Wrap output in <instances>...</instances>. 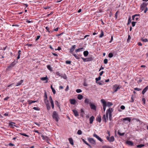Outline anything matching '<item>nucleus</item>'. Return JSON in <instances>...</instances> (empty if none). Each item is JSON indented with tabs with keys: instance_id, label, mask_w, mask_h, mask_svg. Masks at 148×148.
I'll return each instance as SVG.
<instances>
[{
	"instance_id": "obj_1",
	"label": "nucleus",
	"mask_w": 148,
	"mask_h": 148,
	"mask_svg": "<svg viewBox=\"0 0 148 148\" xmlns=\"http://www.w3.org/2000/svg\"><path fill=\"white\" fill-rule=\"evenodd\" d=\"M113 112V110L111 108H109L108 110H107L106 112V117L107 119L108 118V114H109V119L110 121L112 119V113Z\"/></svg>"
},
{
	"instance_id": "obj_2",
	"label": "nucleus",
	"mask_w": 148,
	"mask_h": 148,
	"mask_svg": "<svg viewBox=\"0 0 148 148\" xmlns=\"http://www.w3.org/2000/svg\"><path fill=\"white\" fill-rule=\"evenodd\" d=\"M52 117L53 119L57 122H58L59 121V118L58 116V114L56 111H54L53 112L52 115Z\"/></svg>"
},
{
	"instance_id": "obj_3",
	"label": "nucleus",
	"mask_w": 148,
	"mask_h": 148,
	"mask_svg": "<svg viewBox=\"0 0 148 148\" xmlns=\"http://www.w3.org/2000/svg\"><path fill=\"white\" fill-rule=\"evenodd\" d=\"M101 102L103 104L104 112H105L106 107L107 106V103L106 101L103 99L101 100Z\"/></svg>"
},
{
	"instance_id": "obj_4",
	"label": "nucleus",
	"mask_w": 148,
	"mask_h": 148,
	"mask_svg": "<svg viewBox=\"0 0 148 148\" xmlns=\"http://www.w3.org/2000/svg\"><path fill=\"white\" fill-rule=\"evenodd\" d=\"M108 134L109 135V136H107L106 137V138L107 140L110 142H112L114 141V138L113 136H112L110 137H109L110 136V133L109 132H108Z\"/></svg>"
},
{
	"instance_id": "obj_5",
	"label": "nucleus",
	"mask_w": 148,
	"mask_h": 148,
	"mask_svg": "<svg viewBox=\"0 0 148 148\" xmlns=\"http://www.w3.org/2000/svg\"><path fill=\"white\" fill-rule=\"evenodd\" d=\"M113 90H114V92H116L120 88V86H118L117 84H116L113 85Z\"/></svg>"
},
{
	"instance_id": "obj_6",
	"label": "nucleus",
	"mask_w": 148,
	"mask_h": 148,
	"mask_svg": "<svg viewBox=\"0 0 148 148\" xmlns=\"http://www.w3.org/2000/svg\"><path fill=\"white\" fill-rule=\"evenodd\" d=\"M148 5V3L146 2L143 3L141 5V9L142 10H144V8Z\"/></svg>"
},
{
	"instance_id": "obj_7",
	"label": "nucleus",
	"mask_w": 148,
	"mask_h": 148,
	"mask_svg": "<svg viewBox=\"0 0 148 148\" xmlns=\"http://www.w3.org/2000/svg\"><path fill=\"white\" fill-rule=\"evenodd\" d=\"M76 47V46L75 45H74L72 46L70 48V53H72H72H73V51L75 49Z\"/></svg>"
},
{
	"instance_id": "obj_8",
	"label": "nucleus",
	"mask_w": 148,
	"mask_h": 148,
	"mask_svg": "<svg viewBox=\"0 0 148 148\" xmlns=\"http://www.w3.org/2000/svg\"><path fill=\"white\" fill-rule=\"evenodd\" d=\"M93 136L97 138L98 140L100 141L101 142H102L103 141L102 140L101 138L99 136H98L97 135L95 134H93Z\"/></svg>"
},
{
	"instance_id": "obj_9",
	"label": "nucleus",
	"mask_w": 148,
	"mask_h": 148,
	"mask_svg": "<svg viewBox=\"0 0 148 148\" xmlns=\"http://www.w3.org/2000/svg\"><path fill=\"white\" fill-rule=\"evenodd\" d=\"M85 49L83 47H82L81 48H78L77 49H76L75 50V52L76 53H78L79 52H81L84 51Z\"/></svg>"
},
{
	"instance_id": "obj_10",
	"label": "nucleus",
	"mask_w": 148,
	"mask_h": 148,
	"mask_svg": "<svg viewBox=\"0 0 148 148\" xmlns=\"http://www.w3.org/2000/svg\"><path fill=\"white\" fill-rule=\"evenodd\" d=\"M88 140L91 143L93 144H95V142L93 138H89L88 139Z\"/></svg>"
},
{
	"instance_id": "obj_11",
	"label": "nucleus",
	"mask_w": 148,
	"mask_h": 148,
	"mask_svg": "<svg viewBox=\"0 0 148 148\" xmlns=\"http://www.w3.org/2000/svg\"><path fill=\"white\" fill-rule=\"evenodd\" d=\"M90 106L92 109L95 110H96V106L94 104L90 103Z\"/></svg>"
},
{
	"instance_id": "obj_12",
	"label": "nucleus",
	"mask_w": 148,
	"mask_h": 148,
	"mask_svg": "<svg viewBox=\"0 0 148 148\" xmlns=\"http://www.w3.org/2000/svg\"><path fill=\"white\" fill-rule=\"evenodd\" d=\"M82 58L84 62L90 61L92 60V58Z\"/></svg>"
},
{
	"instance_id": "obj_13",
	"label": "nucleus",
	"mask_w": 148,
	"mask_h": 148,
	"mask_svg": "<svg viewBox=\"0 0 148 148\" xmlns=\"http://www.w3.org/2000/svg\"><path fill=\"white\" fill-rule=\"evenodd\" d=\"M94 119H95V117L93 116H92L90 117V119H89L90 123V124H92L93 123Z\"/></svg>"
},
{
	"instance_id": "obj_14",
	"label": "nucleus",
	"mask_w": 148,
	"mask_h": 148,
	"mask_svg": "<svg viewBox=\"0 0 148 148\" xmlns=\"http://www.w3.org/2000/svg\"><path fill=\"white\" fill-rule=\"evenodd\" d=\"M15 123L12 122H11L9 123V125L10 126L12 127H14V126L15 127H17L16 125H15Z\"/></svg>"
},
{
	"instance_id": "obj_15",
	"label": "nucleus",
	"mask_w": 148,
	"mask_h": 148,
	"mask_svg": "<svg viewBox=\"0 0 148 148\" xmlns=\"http://www.w3.org/2000/svg\"><path fill=\"white\" fill-rule=\"evenodd\" d=\"M72 111H73L74 114L75 116L77 117L79 116L78 113L76 110H72Z\"/></svg>"
},
{
	"instance_id": "obj_16",
	"label": "nucleus",
	"mask_w": 148,
	"mask_h": 148,
	"mask_svg": "<svg viewBox=\"0 0 148 148\" xmlns=\"http://www.w3.org/2000/svg\"><path fill=\"white\" fill-rule=\"evenodd\" d=\"M126 143L128 145L130 146H132L133 145V143L132 141H127L126 142Z\"/></svg>"
},
{
	"instance_id": "obj_17",
	"label": "nucleus",
	"mask_w": 148,
	"mask_h": 148,
	"mask_svg": "<svg viewBox=\"0 0 148 148\" xmlns=\"http://www.w3.org/2000/svg\"><path fill=\"white\" fill-rule=\"evenodd\" d=\"M148 89V86H147L142 91V93L143 95H144L145 92L147 91Z\"/></svg>"
},
{
	"instance_id": "obj_18",
	"label": "nucleus",
	"mask_w": 148,
	"mask_h": 148,
	"mask_svg": "<svg viewBox=\"0 0 148 148\" xmlns=\"http://www.w3.org/2000/svg\"><path fill=\"white\" fill-rule=\"evenodd\" d=\"M69 141L70 143L72 145H74V143H73V139L71 138H69Z\"/></svg>"
},
{
	"instance_id": "obj_19",
	"label": "nucleus",
	"mask_w": 148,
	"mask_h": 148,
	"mask_svg": "<svg viewBox=\"0 0 148 148\" xmlns=\"http://www.w3.org/2000/svg\"><path fill=\"white\" fill-rule=\"evenodd\" d=\"M70 102L71 104L74 105L76 103V101L75 99H71Z\"/></svg>"
},
{
	"instance_id": "obj_20",
	"label": "nucleus",
	"mask_w": 148,
	"mask_h": 148,
	"mask_svg": "<svg viewBox=\"0 0 148 148\" xmlns=\"http://www.w3.org/2000/svg\"><path fill=\"white\" fill-rule=\"evenodd\" d=\"M97 121L100 123L101 121V117L100 115H99L97 116Z\"/></svg>"
},
{
	"instance_id": "obj_21",
	"label": "nucleus",
	"mask_w": 148,
	"mask_h": 148,
	"mask_svg": "<svg viewBox=\"0 0 148 148\" xmlns=\"http://www.w3.org/2000/svg\"><path fill=\"white\" fill-rule=\"evenodd\" d=\"M23 80H21L19 82L17 83L16 85V86H18L21 85L23 83Z\"/></svg>"
},
{
	"instance_id": "obj_22",
	"label": "nucleus",
	"mask_w": 148,
	"mask_h": 148,
	"mask_svg": "<svg viewBox=\"0 0 148 148\" xmlns=\"http://www.w3.org/2000/svg\"><path fill=\"white\" fill-rule=\"evenodd\" d=\"M41 137H42V139L44 140H48V137L46 136H45L44 135H41Z\"/></svg>"
},
{
	"instance_id": "obj_23",
	"label": "nucleus",
	"mask_w": 148,
	"mask_h": 148,
	"mask_svg": "<svg viewBox=\"0 0 148 148\" xmlns=\"http://www.w3.org/2000/svg\"><path fill=\"white\" fill-rule=\"evenodd\" d=\"M123 121H128L129 122H130L131 120L130 118V117H126L124 118L123 119Z\"/></svg>"
},
{
	"instance_id": "obj_24",
	"label": "nucleus",
	"mask_w": 148,
	"mask_h": 148,
	"mask_svg": "<svg viewBox=\"0 0 148 148\" xmlns=\"http://www.w3.org/2000/svg\"><path fill=\"white\" fill-rule=\"evenodd\" d=\"M41 80H42V81H44V80H47L48 79V78L46 76V77H42V78H41ZM48 82V81L47 80L46 81V83H47Z\"/></svg>"
},
{
	"instance_id": "obj_25",
	"label": "nucleus",
	"mask_w": 148,
	"mask_h": 148,
	"mask_svg": "<svg viewBox=\"0 0 148 148\" xmlns=\"http://www.w3.org/2000/svg\"><path fill=\"white\" fill-rule=\"evenodd\" d=\"M72 55L74 56L76 59L78 60L80 59V57L74 53H72Z\"/></svg>"
},
{
	"instance_id": "obj_26",
	"label": "nucleus",
	"mask_w": 148,
	"mask_h": 148,
	"mask_svg": "<svg viewBox=\"0 0 148 148\" xmlns=\"http://www.w3.org/2000/svg\"><path fill=\"white\" fill-rule=\"evenodd\" d=\"M107 118L106 117V116L105 114H104L103 117H102V119L103 120V121L104 122H106V119Z\"/></svg>"
},
{
	"instance_id": "obj_27",
	"label": "nucleus",
	"mask_w": 148,
	"mask_h": 148,
	"mask_svg": "<svg viewBox=\"0 0 148 148\" xmlns=\"http://www.w3.org/2000/svg\"><path fill=\"white\" fill-rule=\"evenodd\" d=\"M83 54L85 57H86L88 54V51H86L84 52Z\"/></svg>"
},
{
	"instance_id": "obj_28",
	"label": "nucleus",
	"mask_w": 148,
	"mask_h": 148,
	"mask_svg": "<svg viewBox=\"0 0 148 148\" xmlns=\"http://www.w3.org/2000/svg\"><path fill=\"white\" fill-rule=\"evenodd\" d=\"M15 64H16V63L14 61L13 62H12L11 64L8 67H13L15 65Z\"/></svg>"
},
{
	"instance_id": "obj_29",
	"label": "nucleus",
	"mask_w": 148,
	"mask_h": 148,
	"mask_svg": "<svg viewBox=\"0 0 148 148\" xmlns=\"http://www.w3.org/2000/svg\"><path fill=\"white\" fill-rule=\"evenodd\" d=\"M83 98V96L80 94H79L77 96V98L79 100H81Z\"/></svg>"
},
{
	"instance_id": "obj_30",
	"label": "nucleus",
	"mask_w": 148,
	"mask_h": 148,
	"mask_svg": "<svg viewBox=\"0 0 148 148\" xmlns=\"http://www.w3.org/2000/svg\"><path fill=\"white\" fill-rule=\"evenodd\" d=\"M51 88L52 89V90L53 93V94H55L56 93V91L53 88V87L52 85L51 86Z\"/></svg>"
},
{
	"instance_id": "obj_31",
	"label": "nucleus",
	"mask_w": 148,
	"mask_h": 148,
	"mask_svg": "<svg viewBox=\"0 0 148 148\" xmlns=\"http://www.w3.org/2000/svg\"><path fill=\"white\" fill-rule=\"evenodd\" d=\"M84 102L85 103H87V104L89 103L90 104V103H91L90 102L89 99H85Z\"/></svg>"
},
{
	"instance_id": "obj_32",
	"label": "nucleus",
	"mask_w": 148,
	"mask_h": 148,
	"mask_svg": "<svg viewBox=\"0 0 148 148\" xmlns=\"http://www.w3.org/2000/svg\"><path fill=\"white\" fill-rule=\"evenodd\" d=\"M46 106L47 107V108L48 110H49L51 108L50 106L49 105V103L46 104Z\"/></svg>"
},
{
	"instance_id": "obj_33",
	"label": "nucleus",
	"mask_w": 148,
	"mask_h": 148,
	"mask_svg": "<svg viewBox=\"0 0 148 148\" xmlns=\"http://www.w3.org/2000/svg\"><path fill=\"white\" fill-rule=\"evenodd\" d=\"M132 20L131 19V17L130 16L129 17L128 23H127V25H129L130 23L131 22Z\"/></svg>"
},
{
	"instance_id": "obj_34",
	"label": "nucleus",
	"mask_w": 148,
	"mask_h": 148,
	"mask_svg": "<svg viewBox=\"0 0 148 148\" xmlns=\"http://www.w3.org/2000/svg\"><path fill=\"white\" fill-rule=\"evenodd\" d=\"M113 105V104L112 103L110 102H108L107 103V106L108 107H110Z\"/></svg>"
},
{
	"instance_id": "obj_35",
	"label": "nucleus",
	"mask_w": 148,
	"mask_h": 148,
	"mask_svg": "<svg viewBox=\"0 0 148 148\" xmlns=\"http://www.w3.org/2000/svg\"><path fill=\"white\" fill-rule=\"evenodd\" d=\"M56 75L62 77V75L59 72H56Z\"/></svg>"
},
{
	"instance_id": "obj_36",
	"label": "nucleus",
	"mask_w": 148,
	"mask_h": 148,
	"mask_svg": "<svg viewBox=\"0 0 148 148\" xmlns=\"http://www.w3.org/2000/svg\"><path fill=\"white\" fill-rule=\"evenodd\" d=\"M103 35H104L103 32V31L101 30V34L99 35V38H101V37H103Z\"/></svg>"
},
{
	"instance_id": "obj_37",
	"label": "nucleus",
	"mask_w": 148,
	"mask_h": 148,
	"mask_svg": "<svg viewBox=\"0 0 148 148\" xmlns=\"http://www.w3.org/2000/svg\"><path fill=\"white\" fill-rule=\"evenodd\" d=\"M141 40L144 42H148V40L147 39L142 38L141 39Z\"/></svg>"
},
{
	"instance_id": "obj_38",
	"label": "nucleus",
	"mask_w": 148,
	"mask_h": 148,
	"mask_svg": "<svg viewBox=\"0 0 148 148\" xmlns=\"http://www.w3.org/2000/svg\"><path fill=\"white\" fill-rule=\"evenodd\" d=\"M47 68L50 71H51L52 70V68L51 67V66L50 65H48L47 66Z\"/></svg>"
},
{
	"instance_id": "obj_39",
	"label": "nucleus",
	"mask_w": 148,
	"mask_h": 148,
	"mask_svg": "<svg viewBox=\"0 0 148 148\" xmlns=\"http://www.w3.org/2000/svg\"><path fill=\"white\" fill-rule=\"evenodd\" d=\"M82 140L88 146H90V145H89L87 143V142L84 139H82Z\"/></svg>"
},
{
	"instance_id": "obj_40",
	"label": "nucleus",
	"mask_w": 148,
	"mask_h": 148,
	"mask_svg": "<svg viewBox=\"0 0 148 148\" xmlns=\"http://www.w3.org/2000/svg\"><path fill=\"white\" fill-rule=\"evenodd\" d=\"M44 101L46 104L49 103L48 100H47V98H45Z\"/></svg>"
},
{
	"instance_id": "obj_41",
	"label": "nucleus",
	"mask_w": 148,
	"mask_h": 148,
	"mask_svg": "<svg viewBox=\"0 0 148 148\" xmlns=\"http://www.w3.org/2000/svg\"><path fill=\"white\" fill-rule=\"evenodd\" d=\"M77 134L79 135H81L82 134V131L80 130H79L77 132Z\"/></svg>"
},
{
	"instance_id": "obj_42",
	"label": "nucleus",
	"mask_w": 148,
	"mask_h": 148,
	"mask_svg": "<svg viewBox=\"0 0 148 148\" xmlns=\"http://www.w3.org/2000/svg\"><path fill=\"white\" fill-rule=\"evenodd\" d=\"M29 102V104H31L33 103H35L36 102V101L30 100L28 101Z\"/></svg>"
},
{
	"instance_id": "obj_43",
	"label": "nucleus",
	"mask_w": 148,
	"mask_h": 148,
	"mask_svg": "<svg viewBox=\"0 0 148 148\" xmlns=\"http://www.w3.org/2000/svg\"><path fill=\"white\" fill-rule=\"evenodd\" d=\"M20 134L21 135H23V136H26L27 137H29V135H28L24 133H20Z\"/></svg>"
},
{
	"instance_id": "obj_44",
	"label": "nucleus",
	"mask_w": 148,
	"mask_h": 148,
	"mask_svg": "<svg viewBox=\"0 0 148 148\" xmlns=\"http://www.w3.org/2000/svg\"><path fill=\"white\" fill-rule=\"evenodd\" d=\"M144 146V145L143 144H140L139 145H137V147H139V148H141L143 146Z\"/></svg>"
},
{
	"instance_id": "obj_45",
	"label": "nucleus",
	"mask_w": 148,
	"mask_h": 148,
	"mask_svg": "<svg viewBox=\"0 0 148 148\" xmlns=\"http://www.w3.org/2000/svg\"><path fill=\"white\" fill-rule=\"evenodd\" d=\"M113 56V54L112 53H110L108 54V57L111 58Z\"/></svg>"
},
{
	"instance_id": "obj_46",
	"label": "nucleus",
	"mask_w": 148,
	"mask_h": 148,
	"mask_svg": "<svg viewBox=\"0 0 148 148\" xmlns=\"http://www.w3.org/2000/svg\"><path fill=\"white\" fill-rule=\"evenodd\" d=\"M101 79V77L100 76H99L98 78H95V80L96 81V82L100 80Z\"/></svg>"
},
{
	"instance_id": "obj_47",
	"label": "nucleus",
	"mask_w": 148,
	"mask_h": 148,
	"mask_svg": "<svg viewBox=\"0 0 148 148\" xmlns=\"http://www.w3.org/2000/svg\"><path fill=\"white\" fill-rule=\"evenodd\" d=\"M76 91L77 93H80L82 92V90L80 89H77Z\"/></svg>"
},
{
	"instance_id": "obj_48",
	"label": "nucleus",
	"mask_w": 148,
	"mask_h": 148,
	"mask_svg": "<svg viewBox=\"0 0 148 148\" xmlns=\"http://www.w3.org/2000/svg\"><path fill=\"white\" fill-rule=\"evenodd\" d=\"M136 23V22L135 21H133L132 23V25L133 27H134L135 26V25Z\"/></svg>"
},
{
	"instance_id": "obj_49",
	"label": "nucleus",
	"mask_w": 148,
	"mask_h": 148,
	"mask_svg": "<svg viewBox=\"0 0 148 148\" xmlns=\"http://www.w3.org/2000/svg\"><path fill=\"white\" fill-rule=\"evenodd\" d=\"M108 60L107 59H105L104 60V63L105 64H107L108 63Z\"/></svg>"
},
{
	"instance_id": "obj_50",
	"label": "nucleus",
	"mask_w": 148,
	"mask_h": 148,
	"mask_svg": "<svg viewBox=\"0 0 148 148\" xmlns=\"http://www.w3.org/2000/svg\"><path fill=\"white\" fill-rule=\"evenodd\" d=\"M71 61L69 60H67L66 61V63L67 64H70Z\"/></svg>"
},
{
	"instance_id": "obj_51",
	"label": "nucleus",
	"mask_w": 148,
	"mask_h": 148,
	"mask_svg": "<svg viewBox=\"0 0 148 148\" xmlns=\"http://www.w3.org/2000/svg\"><path fill=\"white\" fill-rule=\"evenodd\" d=\"M134 101V99H133V96H132L131 97V100L130 101V102H133Z\"/></svg>"
},
{
	"instance_id": "obj_52",
	"label": "nucleus",
	"mask_w": 148,
	"mask_h": 148,
	"mask_svg": "<svg viewBox=\"0 0 148 148\" xmlns=\"http://www.w3.org/2000/svg\"><path fill=\"white\" fill-rule=\"evenodd\" d=\"M55 104L56 105L58 106V107L60 106L59 105V103H58V101H55Z\"/></svg>"
},
{
	"instance_id": "obj_53",
	"label": "nucleus",
	"mask_w": 148,
	"mask_h": 148,
	"mask_svg": "<svg viewBox=\"0 0 148 148\" xmlns=\"http://www.w3.org/2000/svg\"><path fill=\"white\" fill-rule=\"evenodd\" d=\"M33 109L35 110H38V111L40 109L39 108H37V107H34Z\"/></svg>"
},
{
	"instance_id": "obj_54",
	"label": "nucleus",
	"mask_w": 148,
	"mask_h": 148,
	"mask_svg": "<svg viewBox=\"0 0 148 148\" xmlns=\"http://www.w3.org/2000/svg\"><path fill=\"white\" fill-rule=\"evenodd\" d=\"M50 103H51V104L52 108L53 109L54 108V107L53 102V101L51 102Z\"/></svg>"
},
{
	"instance_id": "obj_55",
	"label": "nucleus",
	"mask_w": 148,
	"mask_h": 148,
	"mask_svg": "<svg viewBox=\"0 0 148 148\" xmlns=\"http://www.w3.org/2000/svg\"><path fill=\"white\" fill-rule=\"evenodd\" d=\"M118 134L120 136H123L124 134L125 133H120V132H118Z\"/></svg>"
},
{
	"instance_id": "obj_56",
	"label": "nucleus",
	"mask_w": 148,
	"mask_h": 148,
	"mask_svg": "<svg viewBox=\"0 0 148 148\" xmlns=\"http://www.w3.org/2000/svg\"><path fill=\"white\" fill-rule=\"evenodd\" d=\"M134 90H135L139 91L140 90H141V89L139 88H134Z\"/></svg>"
},
{
	"instance_id": "obj_57",
	"label": "nucleus",
	"mask_w": 148,
	"mask_h": 148,
	"mask_svg": "<svg viewBox=\"0 0 148 148\" xmlns=\"http://www.w3.org/2000/svg\"><path fill=\"white\" fill-rule=\"evenodd\" d=\"M142 101H143L144 104H145V98H143L142 99Z\"/></svg>"
},
{
	"instance_id": "obj_58",
	"label": "nucleus",
	"mask_w": 148,
	"mask_h": 148,
	"mask_svg": "<svg viewBox=\"0 0 148 148\" xmlns=\"http://www.w3.org/2000/svg\"><path fill=\"white\" fill-rule=\"evenodd\" d=\"M40 37V36H38L36 38V41L38 40L39 39Z\"/></svg>"
},
{
	"instance_id": "obj_59",
	"label": "nucleus",
	"mask_w": 148,
	"mask_h": 148,
	"mask_svg": "<svg viewBox=\"0 0 148 148\" xmlns=\"http://www.w3.org/2000/svg\"><path fill=\"white\" fill-rule=\"evenodd\" d=\"M49 101H50V102H51L53 101V100H52V98L51 97V96L49 97Z\"/></svg>"
},
{
	"instance_id": "obj_60",
	"label": "nucleus",
	"mask_w": 148,
	"mask_h": 148,
	"mask_svg": "<svg viewBox=\"0 0 148 148\" xmlns=\"http://www.w3.org/2000/svg\"><path fill=\"white\" fill-rule=\"evenodd\" d=\"M121 108L122 110H124L125 109V107L123 106H121Z\"/></svg>"
},
{
	"instance_id": "obj_61",
	"label": "nucleus",
	"mask_w": 148,
	"mask_h": 148,
	"mask_svg": "<svg viewBox=\"0 0 148 148\" xmlns=\"http://www.w3.org/2000/svg\"><path fill=\"white\" fill-rule=\"evenodd\" d=\"M103 73H104V72L103 71H102L99 74V76H101L103 75Z\"/></svg>"
},
{
	"instance_id": "obj_62",
	"label": "nucleus",
	"mask_w": 148,
	"mask_h": 148,
	"mask_svg": "<svg viewBox=\"0 0 148 148\" xmlns=\"http://www.w3.org/2000/svg\"><path fill=\"white\" fill-rule=\"evenodd\" d=\"M69 86H67L66 87V89L65 90L66 91H67L69 90Z\"/></svg>"
},
{
	"instance_id": "obj_63",
	"label": "nucleus",
	"mask_w": 148,
	"mask_h": 148,
	"mask_svg": "<svg viewBox=\"0 0 148 148\" xmlns=\"http://www.w3.org/2000/svg\"><path fill=\"white\" fill-rule=\"evenodd\" d=\"M103 69H104V68L103 66H101L100 69L99 70V71H100L101 70H103Z\"/></svg>"
},
{
	"instance_id": "obj_64",
	"label": "nucleus",
	"mask_w": 148,
	"mask_h": 148,
	"mask_svg": "<svg viewBox=\"0 0 148 148\" xmlns=\"http://www.w3.org/2000/svg\"><path fill=\"white\" fill-rule=\"evenodd\" d=\"M147 10V8L146 7V9L144 10V13H146Z\"/></svg>"
}]
</instances>
